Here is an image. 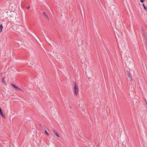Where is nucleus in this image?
<instances>
[{
	"label": "nucleus",
	"mask_w": 147,
	"mask_h": 147,
	"mask_svg": "<svg viewBox=\"0 0 147 147\" xmlns=\"http://www.w3.org/2000/svg\"><path fill=\"white\" fill-rule=\"evenodd\" d=\"M14 30L18 32H20L22 31V26L20 25H16L14 27Z\"/></svg>",
	"instance_id": "f257e3e1"
},
{
	"label": "nucleus",
	"mask_w": 147,
	"mask_h": 147,
	"mask_svg": "<svg viewBox=\"0 0 147 147\" xmlns=\"http://www.w3.org/2000/svg\"><path fill=\"white\" fill-rule=\"evenodd\" d=\"M74 83V90L75 92V94L77 95L78 94V89L77 85L76 84V83L75 82Z\"/></svg>",
	"instance_id": "f03ea898"
},
{
	"label": "nucleus",
	"mask_w": 147,
	"mask_h": 147,
	"mask_svg": "<svg viewBox=\"0 0 147 147\" xmlns=\"http://www.w3.org/2000/svg\"><path fill=\"white\" fill-rule=\"evenodd\" d=\"M127 75L128 76V77L130 79V81H132V76L130 72L129 71L127 70Z\"/></svg>",
	"instance_id": "7ed1b4c3"
},
{
	"label": "nucleus",
	"mask_w": 147,
	"mask_h": 147,
	"mask_svg": "<svg viewBox=\"0 0 147 147\" xmlns=\"http://www.w3.org/2000/svg\"><path fill=\"white\" fill-rule=\"evenodd\" d=\"M52 131L53 132V134H54L56 136H57L59 137V136L58 133H57V131H56L55 130V129H52Z\"/></svg>",
	"instance_id": "20e7f679"
},
{
	"label": "nucleus",
	"mask_w": 147,
	"mask_h": 147,
	"mask_svg": "<svg viewBox=\"0 0 147 147\" xmlns=\"http://www.w3.org/2000/svg\"><path fill=\"white\" fill-rule=\"evenodd\" d=\"M43 15L45 18L49 20V18L48 16L47 15L46 13L45 12H44L43 13Z\"/></svg>",
	"instance_id": "39448f33"
},
{
	"label": "nucleus",
	"mask_w": 147,
	"mask_h": 147,
	"mask_svg": "<svg viewBox=\"0 0 147 147\" xmlns=\"http://www.w3.org/2000/svg\"><path fill=\"white\" fill-rule=\"evenodd\" d=\"M15 88L16 89V90H21L22 91H23H23L21 88H19L18 87V86H16Z\"/></svg>",
	"instance_id": "423d86ee"
},
{
	"label": "nucleus",
	"mask_w": 147,
	"mask_h": 147,
	"mask_svg": "<svg viewBox=\"0 0 147 147\" xmlns=\"http://www.w3.org/2000/svg\"><path fill=\"white\" fill-rule=\"evenodd\" d=\"M0 114L3 118H5V116L3 114V111L0 112Z\"/></svg>",
	"instance_id": "0eeeda50"
},
{
	"label": "nucleus",
	"mask_w": 147,
	"mask_h": 147,
	"mask_svg": "<svg viewBox=\"0 0 147 147\" xmlns=\"http://www.w3.org/2000/svg\"><path fill=\"white\" fill-rule=\"evenodd\" d=\"M3 28V26L1 24L0 25V29H1L0 32H1V31H2V29Z\"/></svg>",
	"instance_id": "6e6552de"
},
{
	"label": "nucleus",
	"mask_w": 147,
	"mask_h": 147,
	"mask_svg": "<svg viewBox=\"0 0 147 147\" xmlns=\"http://www.w3.org/2000/svg\"><path fill=\"white\" fill-rule=\"evenodd\" d=\"M141 30H142V33L143 34V36H144V37H145L144 35V31H143V28L142 27L141 28Z\"/></svg>",
	"instance_id": "1a4fd4ad"
},
{
	"label": "nucleus",
	"mask_w": 147,
	"mask_h": 147,
	"mask_svg": "<svg viewBox=\"0 0 147 147\" xmlns=\"http://www.w3.org/2000/svg\"><path fill=\"white\" fill-rule=\"evenodd\" d=\"M45 133L47 135V136L49 135V134L48 133V132H47V131L46 130H45Z\"/></svg>",
	"instance_id": "9d476101"
},
{
	"label": "nucleus",
	"mask_w": 147,
	"mask_h": 147,
	"mask_svg": "<svg viewBox=\"0 0 147 147\" xmlns=\"http://www.w3.org/2000/svg\"><path fill=\"white\" fill-rule=\"evenodd\" d=\"M143 6L144 7V9H145V10H146L147 9V8H146V7L145 6V5L144 4V3H143Z\"/></svg>",
	"instance_id": "9b49d317"
},
{
	"label": "nucleus",
	"mask_w": 147,
	"mask_h": 147,
	"mask_svg": "<svg viewBox=\"0 0 147 147\" xmlns=\"http://www.w3.org/2000/svg\"><path fill=\"white\" fill-rule=\"evenodd\" d=\"M11 86L13 87H14V88H15V86H16L14 84H13L12 83H11Z\"/></svg>",
	"instance_id": "f8f14e48"
},
{
	"label": "nucleus",
	"mask_w": 147,
	"mask_h": 147,
	"mask_svg": "<svg viewBox=\"0 0 147 147\" xmlns=\"http://www.w3.org/2000/svg\"><path fill=\"white\" fill-rule=\"evenodd\" d=\"M39 126H40V127L42 128V129H44L42 125H39Z\"/></svg>",
	"instance_id": "ddd939ff"
},
{
	"label": "nucleus",
	"mask_w": 147,
	"mask_h": 147,
	"mask_svg": "<svg viewBox=\"0 0 147 147\" xmlns=\"http://www.w3.org/2000/svg\"><path fill=\"white\" fill-rule=\"evenodd\" d=\"M2 82L3 84L4 83V81L3 79H2Z\"/></svg>",
	"instance_id": "4468645a"
},
{
	"label": "nucleus",
	"mask_w": 147,
	"mask_h": 147,
	"mask_svg": "<svg viewBox=\"0 0 147 147\" xmlns=\"http://www.w3.org/2000/svg\"><path fill=\"white\" fill-rule=\"evenodd\" d=\"M2 111L1 109V107H0V112H1Z\"/></svg>",
	"instance_id": "2eb2a0df"
},
{
	"label": "nucleus",
	"mask_w": 147,
	"mask_h": 147,
	"mask_svg": "<svg viewBox=\"0 0 147 147\" xmlns=\"http://www.w3.org/2000/svg\"><path fill=\"white\" fill-rule=\"evenodd\" d=\"M140 1L141 2H143L144 1L143 0H140Z\"/></svg>",
	"instance_id": "dca6fc26"
},
{
	"label": "nucleus",
	"mask_w": 147,
	"mask_h": 147,
	"mask_svg": "<svg viewBox=\"0 0 147 147\" xmlns=\"http://www.w3.org/2000/svg\"><path fill=\"white\" fill-rule=\"evenodd\" d=\"M30 6H29L28 7H27V8L28 9H29L30 8Z\"/></svg>",
	"instance_id": "f3484780"
},
{
	"label": "nucleus",
	"mask_w": 147,
	"mask_h": 147,
	"mask_svg": "<svg viewBox=\"0 0 147 147\" xmlns=\"http://www.w3.org/2000/svg\"><path fill=\"white\" fill-rule=\"evenodd\" d=\"M146 105H147V102L146 101Z\"/></svg>",
	"instance_id": "a211bd4d"
},
{
	"label": "nucleus",
	"mask_w": 147,
	"mask_h": 147,
	"mask_svg": "<svg viewBox=\"0 0 147 147\" xmlns=\"http://www.w3.org/2000/svg\"><path fill=\"white\" fill-rule=\"evenodd\" d=\"M144 100L145 101V102H146V101L145 99L144 98Z\"/></svg>",
	"instance_id": "6ab92c4d"
},
{
	"label": "nucleus",
	"mask_w": 147,
	"mask_h": 147,
	"mask_svg": "<svg viewBox=\"0 0 147 147\" xmlns=\"http://www.w3.org/2000/svg\"><path fill=\"white\" fill-rule=\"evenodd\" d=\"M30 65H33V64H31V63H30Z\"/></svg>",
	"instance_id": "aec40b11"
}]
</instances>
